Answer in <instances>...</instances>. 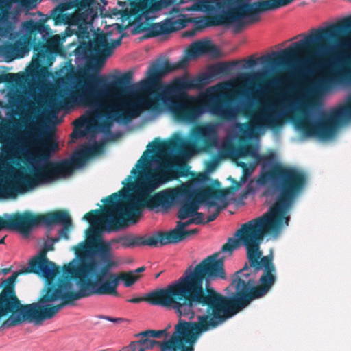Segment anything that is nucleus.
<instances>
[{"instance_id":"79ce46f5","label":"nucleus","mask_w":351,"mask_h":351,"mask_svg":"<svg viewBox=\"0 0 351 351\" xmlns=\"http://www.w3.org/2000/svg\"><path fill=\"white\" fill-rule=\"evenodd\" d=\"M154 23H152L149 27H147V24L145 23H138L133 29V34H139L147 31L146 35L145 37L146 38H152V36H149V29Z\"/></svg>"},{"instance_id":"412c9836","label":"nucleus","mask_w":351,"mask_h":351,"mask_svg":"<svg viewBox=\"0 0 351 351\" xmlns=\"http://www.w3.org/2000/svg\"><path fill=\"white\" fill-rule=\"evenodd\" d=\"M0 165H3V159L0 158ZM34 184L27 175L19 176L16 180L10 179L5 171L0 170V198L15 197L34 189Z\"/></svg>"},{"instance_id":"393cba45","label":"nucleus","mask_w":351,"mask_h":351,"mask_svg":"<svg viewBox=\"0 0 351 351\" xmlns=\"http://www.w3.org/2000/svg\"><path fill=\"white\" fill-rule=\"evenodd\" d=\"M219 53L218 48L210 41H197L190 45L186 51V54L182 57L179 62L182 69H184L188 65L191 59L206 54L218 57Z\"/></svg>"},{"instance_id":"0e129e2a","label":"nucleus","mask_w":351,"mask_h":351,"mask_svg":"<svg viewBox=\"0 0 351 351\" xmlns=\"http://www.w3.org/2000/svg\"><path fill=\"white\" fill-rule=\"evenodd\" d=\"M51 241H52V243L54 244L55 243H57L60 240V237H55V238H53V239H51Z\"/></svg>"},{"instance_id":"ddd939ff","label":"nucleus","mask_w":351,"mask_h":351,"mask_svg":"<svg viewBox=\"0 0 351 351\" xmlns=\"http://www.w3.org/2000/svg\"><path fill=\"white\" fill-rule=\"evenodd\" d=\"M193 142L186 141L177 136L173 139L160 141L156 138L149 143L147 147L152 153H158V157L162 158L169 152L183 150L189 152L195 148L199 150L211 149L217 145V134L210 125L197 126L193 130Z\"/></svg>"},{"instance_id":"864d4df0","label":"nucleus","mask_w":351,"mask_h":351,"mask_svg":"<svg viewBox=\"0 0 351 351\" xmlns=\"http://www.w3.org/2000/svg\"><path fill=\"white\" fill-rule=\"evenodd\" d=\"M234 186L225 189L226 190H228V195L230 192H234V191H237V189H239L240 188L241 184H240L239 182L234 181Z\"/></svg>"},{"instance_id":"f3484780","label":"nucleus","mask_w":351,"mask_h":351,"mask_svg":"<svg viewBox=\"0 0 351 351\" xmlns=\"http://www.w3.org/2000/svg\"><path fill=\"white\" fill-rule=\"evenodd\" d=\"M101 202L105 204L101 210H92L86 213L82 219L88 221L91 225L104 222L108 226L109 230H119L127 219L123 213V189L111 194Z\"/></svg>"},{"instance_id":"69168bd1","label":"nucleus","mask_w":351,"mask_h":351,"mask_svg":"<svg viewBox=\"0 0 351 351\" xmlns=\"http://www.w3.org/2000/svg\"><path fill=\"white\" fill-rule=\"evenodd\" d=\"M239 166H241L244 170L245 169L246 167H247V165L246 163L245 162H241L239 164Z\"/></svg>"},{"instance_id":"4be33fe9","label":"nucleus","mask_w":351,"mask_h":351,"mask_svg":"<svg viewBox=\"0 0 351 351\" xmlns=\"http://www.w3.org/2000/svg\"><path fill=\"white\" fill-rule=\"evenodd\" d=\"M182 188L186 189L188 195H180V199L188 200L195 214L198 212L200 204L204 201L206 202L210 199H221L226 197L228 193V190L217 189L212 186H206L200 191L194 190L187 185H182Z\"/></svg>"},{"instance_id":"6ab92c4d","label":"nucleus","mask_w":351,"mask_h":351,"mask_svg":"<svg viewBox=\"0 0 351 351\" xmlns=\"http://www.w3.org/2000/svg\"><path fill=\"white\" fill-rule=\"evenodd\" d=\"M134 72L131 70L122 74L111 83L108 84L106 78L100 76L104 80V82L101 84H94L87 81V84H90L94 88H106L108 91V99H114V102H119L123 99H134V96L146 98L145 97L138 95L134 91V86L130 85ZM99 77V75H98Z\"/></svg>"},{"instance_id":"2f4dec72","label":"nucleus","mask_w":351,"mask_h":351,"mask_svg":"<svg viewBox=\"0 0 351 351\" xmlns=\"http://www.w3.org/2000/svg\"><path fill=\"white\" fill-rule=\"evenodd\" d=\"M112 239L109 242H99L95 243L93 249L98 254L101 261L112 259Z\"/></svg>"},{"instance_id":"5701e85b","label":"nucleus","mask_w":351,"mask_h":351,"mask_svg":"<svg viewBox=\"0 0 351 351\" xmlns=\"http://www.w3.org/2000/svg\"><path fill=\"white\" fill-rule=\"evenodd\" d=\"M157 176L154 183H167L180 177H186L189 173V166L184 162L173 164L167 160H161L158 165L149 169Z\"/></svg>"},{"instance_id":"7ed1b4c3","label":"nucleus","mask_w":351,"mask_h":351,"mask_svg":"<svg viewBox=\"0 0 351 351\" xmlns=\"http://www.w3.org/2000/svg\"><path fill=\"white\" fill-rule=\"evenodd\" d=\"M270 182L272 194H276L274 204L262 216L241 225L234 239L229 238L223 245L221 252H232L239 245H245L244 238L254 237L258 241V250L265 236L278 235L287 226L290 217L288 214L307 182L306 173L293 167L276 162L267 170L261 173L258 182L265 185Z\"/></svg>"},{"instance_id":"c85d7f7f","label":"nucleus","mask_w":351,"mask_h":351,"mask_svg":"<svg viewBox=\"0 0 351 351\" xmlns=\"http://www.w3.org/2000/svg\"><path fill=\"white\" fill-rule=\"evenodd\" d=\"M223 150L226 154L229 155L232 153V156L236 158L251 156L256 160V163L262 162L263 168H265L266 164L269 163L272 160V157L271 156H261L257 153L254 147L249 144L239 146L234 152L233 148L231 146L224 147Z\"/></svg>"},{"instance_id":"a211bd4d","label":"nucleus","mask_w":351,"mask_h":351,"mask_svg":"<svg viewBox=\"0 0 351 351\" xmlns=\"http://www.w3.org/2000/svg\"><path fill=\"white\" fill-rule=\"evenodd\" d=\"M16 302L8 291L0 292V326L10 328L23 322H34L31 314V305H24L23 308L16 306Z\"/></svg>"},{"instance_id":"72a5a7b5","label":"nucleus","mask_w":351,"mask_h":351,"mask_svg":"<svg viewBox=\"0 0 351 351\" xmlns=\"http://www.w3.org/2000/svg\"><path fill=\"white\" fill-rule=\"evenodd\" d=\"M177 202H179L180 204V208L177 213L178 219L180 220H184L189 217L194 216L195 213H193L188 200H185L184 199H178Z\"/></svg>"},{"instance_id":"c756f323","label":"nucleus","mask_w":351,"mask_h":351,"mask_svg":"<svg viewBox=\"0 0 351 351\" xmlns=\"http://www.w3.org/2000/svg\"><path fill=\"white\" fill-rule=\"evenodd\" d=\"M239 64V61L222 62L215 63L209 66L207 73H202L196 77H204L208 81L207 85L212 79L228 75L233 67Z\"/></svg>"},{"instance_id":"a878e982","label":"nucleus","mask_w":351,"mask_h":351,"mask_svg":"<svg viewBox=\"0 0 351 351\" xmlns=\"http://www.w3.org/2000/svg\"><path fill=\"white\" fill-rule=\"evenodd\" d=\"M139 276L134 274V271L120 272L117 274H110V279L100 287L99 291L104 295L118 296L117 287L121 280L126 287H129L135 283L139 278Z\"/></svg>"},{"instance_id":"c03bdc74","label":"nucleus","mask_w":351,"mask_h":351,"mask_svg":"<svg viewBox=\"0 0 351 351\" xmlns=\"http://www.w3.org/2000/svg\"><path fill=\"white\" fill-rule=\"evenodd\" d=\"M195 224V221L193 218H191L189 219L186 221L182 222L181 221L177 222L176 227L173 230H178V231H182L185 230L186 227H188L191 224Z\"/></svg>"},{"instance_id":"4c0bfd02","label":"nucleus","mask_w":351,"mask_h":351,"mask_svg":"<svg viewBox=\"0 0 351 351\" xmlns=\"http://www.w3.org/2000/svg\"><path fill=\"white\" fill-rule=\"evenodd\" d=\"M206 205L208 208L216 206L215 211L212 213L211 215H209L207 217V220L206 221V223L213 221L217 219V217L219 216L220 211L221 210V208L218 206L217 204L213 201V200H208L206 201Z\"/></svg>"},{"instance_id":"e433bc0d","label":"nucleus","mask_w":351,"mask_h":351,"mask_svg":"<svg viewBox=\"0 0 351 351\" xmlns=\"http://www.w3.org/2000/svg\"><path fill=\"white\" fill-rule=\"evenodd\" d=\"M141 339L138 340V343L141 344L143 348L139 349V351H145L147 349H152L155 345H159L162 343L156 340L149 339V336L140 335Z\"/></svg>"},{"instance_id":"680f3d73","label":"nucleus","mask_w":351,"mask_h":351,"mask_svg":"<svg viewBox=\"0 0 351 351\" xmlns=\"http://www.w3.org/2000/svg\"><path fill=\"white\" fill-rule=\"evenodd\" d=\"M8 75L11 77L12 80H14L15 82H17L19 78V74H9Z\"/></svg>"},{"instance_id":"1a4fd4ad","label":"nucleus","mask_w":351,"mask_h":351,"mask_svg":"<svg viewBox=\"0 0 351 351\" xmlns=\"http://www.w3.org/2000/svg\"><path fill=\"white\" fill-rule=\"evenodd\" d=\"M295 0H262L250 3L249 0H232L228 2L226 10L220 14L206 16L186 18L180 14L178 18L166 19L155 23L149 29V36L169 34L193 23L197 29L207 27L235 25V31L240 32L247 24L260 20L259 14L287 6Z\"/></svg>"},{"instance_id":"dca6fc26","label":"nucleus","mask_w":351,"mask_h":351,"mask_svg":"<svg viewBox=\"0 0 351 351\" xmlns=\"http://www.w3.org/2000/svg\"><path fill=\"white\" fill-rule=\"evenodd\" d=\"M179 317L175 326V332L168 341L160 344L161 351H177L184 346L183 342L194 346L200 334L218 327L215 322L200 315L197 317V322H186L181 319L182 317Z\"/></svg>"},{"instance_id":"09e8293b","label":"nucleus","mask_w":351,"mask_h":351,"mask_svg":"<svg viewBox=\"0 0 351 351\" xmlns=\"http://www.w3.org/2000/svg\"><path fill=\"white\" fill-rule=\"evenodd\" d=\"M265 85L271 88H278L280 83L276 78H271L265 82Z\"/></svg>"},{"instance_id":"37998d69","label":"nucleus","mask_w":351,"mask_h":351,"mask_svg":"<svg viewBox=\"0 0 351 351\" xmlns=\"http://www.w3.org/2000/svg\"><path fill=\"white\" fill-rule=\"evenodd\" d=\"M90 120L88 117L82 116L73 121L74 128L80 130L82 128L89 124Z\"/></svg>"},{"instance_id":"9b49d317","label":"nucleus","mask_w":351,"mask_h":351,"mask_svg":"<svg viewBox=\"0 0 351 351\" xmlns=\"http://www.w3.org/2000/svg\"><path fill=\"white\" fill-rule=\"evenodd\" d=\"M46 20L34 21L32 19L22 23L24 34L13 43L0 47V53L8 61L22 58L32 49L34 56L29 69L31 75H36L45 66H51L54 60L53 53L57 47L56 39L49 36L51 29Z\"/></svg>"},{"instance_id":"39448f33","label":"nucleus","mask_w":351,"mask_h":351,"mask_svg":"<svg viewBox=\"0 0 351 351\" xmlns=\"http://www.w3.org/2000/svg\"><path fill=\"white\" fill-rule=\"evenodd\" d=\"M99 69L87 66L80 71L77 76L75 90H70L68 95L60 93V101L56 104V108H66L75 105L91 108L98 118L104 119L95 122L97 132L108 134L114 122L128 124L132 119L138 117L145 111V107L150 106V101L145 98L134 96V99H123L119 102L108 99V91L106 88H94L87 81L94 84H101L104 80L90 71L97 72Z\"/></svg>"},{"instance_id":"5fc2aeb1","label":"nucleus","mask_w":351,"mask_h":351,"mask_svg":"<svg viewBox=\"0 0 351 351\" xmlns=\"http://www.w3.org/2000/svg\"><path fill=\"white\" fill-rule=\"evenodd\" d=\"M82 135H83V133L81 130H76L74 128L73 132L71 134V137L72 138H78L80 136H82Z\"/></svg>"},{"instance_id":"bf43d9fd","label":"nucleus","mask_w":351,"mask_h":351,"mask_svg":"<svg viewBox=\"0 0 351 351\" xmlns=\"http://www.w3.org/2000/svg\"><path fill=\"white\" fill-rule=\"evenodd\" d=\"M199 10V6L197 4H193L190 8H186V10H188V11H195V10Z\"/></svg>"},{"instance_id":"6e6552de","label":"nucleus","mask_w":351,"mask_h":351,"mask_svg":"<svg viewBox=\"0 0 351 351\" xmlns=\"http://www.w3.org/2000/svg\"><path fill=\"white\" fill-rule=\"evenodd\" d=\"M104 265L97 273L95 261L75 258L62 267L64 276L58 278L56 287L50 288L43 298L46 301L61 300L59 304L47 308L45 317H53L64 306L73 304V302L94 295H104L100 287L108 282L112 268L116 267L119 262L110 259L103 261Z\"/></svg>"},{"instance_id":"f8f14e48","label":"nucleus","mask_w":351,"mask_h":351,"mask_svg":"<svg viewBox=\"0 0 351 351\" xmlns=\"http://www.w3.org/2000/svg\"><path fill=\"white\" fill-rule=\"evenodd\" d=\"M102 149V145L98 143L84 145L75 151L70 158L58 162L47 161L27 176L33 183L34 188L43 183L51 182L71 173L75 167L82 166L91 156L100 154Z\"/></svg>"},{"instance_id":"2eb2a0df","label":"nucleus","mask_w":351,"mask_h":351,"mask_svg":"<svg viewBox=\"0 0 351 351\" xmlns=\"http://www.w3.org/2000/svg\"><path fill=\"white\" fill-rule=\"evenodd\" d=\"M289 106L287 100L282 101L280 105H266L256 111L252 110L247 106L244 107L243 114L251 119V122L243 126V133L252 134L261 129H278L287 119L289 112L284 107Z\"/></svg>"},{"instance_id":"6e6d98bb","label":"nucleus","mask_w":351,"mask_h":351,"mask_svg":"<svg viewBox=\"0 0 351 351\" xmlns=\"http://www.w3.org/2000/svg\"><path fill=\"white\" fill-rule=\"evenodd\" d=\"M180 351H194V346H181Z\"/></svg>"},{"instance_id":"7c9ffc66","label":"nucleus","mask_w":351,"mask_h":351,"mask_svg":"<svg viewBox=\"0 0 351 351\" xmlns=\"http://www.w3.org/2000/svg\"><path fill=\"white\" fill-rule=\"evenodd\" d=\"M198 232L197 229L190 230L178 231V230H171L169 232H160V245L163 246L171 243H178L183 241L186 237L195 234Z\"/></svg>"},{"instance_id":"3c124183","label":"nucleus","mask_w":351,"mask_h":351,"mask_svg":"<svg viewBox=\"0 0 351 351\" xmlns=\"http://www.w3.org/2000/svg\"><path fill=\"white\" fill-rule=\"evenodd\" d=\"M256 64H257V60L254 59L253 56H251L246 61V66H245V67L252 68V67L255 66Z\"/></svg>"},{"instance_id":"9d476101","label":"nucleus","mask_w":351,"mask_h":351,"mask_svg":"<svg viewBox=\"0 0 351 351\" xmlns=\"http://www.w3.org/2000/svg\"><path fill=\"white\" fill-rule=\"evenodd\" d=\"M157 176L149 170L142 172L136 185V193H130L133 189V177L128 176L122 184L126 186L123 189L124 215L127 220L135 222L136 218L142 215L144 208L150 210H169L180 199V195H188V191L182 186L175 188H168L152 194L156 189L164 183H154Z\"/></svg>"},{"instance_id":"423d86ee","label":"nucleus","mask_w":351,"mask_h":351,"mask_svg":"<svg viewBox=\"0 0 351 351\" xmlns=\"http://www.w3.org/2000/svg\"><path fill=\"white\" fill-rule=\"evenodd\" d=\"M247 258L242 269L232 276L228 288L234 292L229 296L222 294L215 323L219 326L246 308L254 300L264 297L276 281V267L271 256L261 257L258 241L254 237L243 239Z\"/></svg>"},{"instance_id":"4468645a","label":"nucleus","mask_w":351,"mask_h":351,"mask_svg":"<svg viewBox=\"0 0 351 351\" xmlns=\"http://www.w3.org/2000/svg\"><path fill=\"white\" fill-rule=\"evenodd\" d=\"M4 217L9 219H4L0 217V231L7 228L18 230L24 234H28L33 227L41 223L47 226L64 223L66 228L71 225V217L66 210H56L40 215L25 211L13 213L10 217L6 214Z\"/></svg>"},{"instance_id":"8fccbe9b","label":"nucleus","mask_w":351,"mask_h":351,"mask_svg":"<svg viewBox=\"0 0 351 351\" xmlns=\"http://www.w3.org/2000/svg\"><path fill=\"white\" fill-rule=\"evenodd\" d=\"M75 5L78 8H84L90 3V0H73Z\"/></svg>"},{"instance_id":"603ef678","label":"nucleus","mask_w":351,"mask_h":351,"mask_svg":"<svg viewBox=\"0 0 351 351\" xmlns=\"http://www.w3.org/2000/svg\"><path fill=\"white\" fill-rule=\"evenodd\" d=\"M64 226V229L61 230L59 232L60 235L64 237L65 239L69 238L68 235V229L72 226V221L71 220V225L68 226V227L66 228L64 223H62Z\"/></svg>"},{"instance_id":"e2e57ef3","label":"nucleus","mask_w":351,"mask_h":351,"mask_svg":"<svg viewBox=\"0 0 351 351\" xmlns=\"http://www.w3.org/2000/svg\"><path fill=\"white\" fill-rule=\"evenodd\" d=\"M10 271H11V267L4 268V269H1V273H3V274H8V273L10 272Z\"/></svg>"},{"instance_id":"49530a36","label":"nucleus","mask_w":351,"mask_h":351,"mask_svg":"<svg viewBox=\"0 0 351 351\" xmlns=\"http://www.w3.org/2000/svg\"><path fill=\"white\" fill-rule=\"evenodd\" d=\"M193 219L195 224H206V222L204 219V214L202 213L197 212L194 215Z\"/></svg>"},{"instance_id":"58836bf2","label":"nucleus","mask_w":351,"mask_h":351,"mask_svg":"<svg viewBox=\"0 0 351 351\" xmlns=\"http://www.w3.org/2000/svg\"><path fill=\"white\" fill-rule=\"evenodd\" d=\"M163 335L167 334V329L160 330H147L143 332H141L138 334L136 335V337H138L140 335L149 336V337L154 338H160Z\"/></svg>"},{"instance_id":"aec40b11","label":"nucleus","mask_w":351,"mask_h":351,"mask_svg":"<svg viewBox=\"0 0 351 351\" xmlns=\"http://www.w3.org/2000/svg\"><path fill=\"white\" fill-rule=\"evenodd\" d=\"M180 69L182 66L179 61L173 64L167 60L162 64L154 63L147 72V78L141 80L139 85L142 90L153 94L155 97L157 93L162 91L165 86L160 84L161 78L165 75Z\"/></svg>"},{"instance_id":"f257e3e1","label":"nucleus","mask_w":351,"mask_h":351,"mask_svg":"<svg viewBox=\"0 0 351 351\" xmlns=\"http://www.w3.org/2000/svg\"><path fill=\"white\" fill-rule=\"evenodd\" d=\"M351 30V17L325 27L313 29L302 40L278 52L264 56V64L276 66L289 63L302 51H308L305 58L298 62L290 72L294 79L305 80L317 71L324 75L314 83L318 90H324L341 83L346 78L345 66L348 63L343 51L351 48V40L348 35H343ZM351 119V95L348 103L330 114H322L318 120L312 121L304 114L295 121V128L304 136H316L321 139L332 138L337 125L342 121Z\"/></svg>"},{"instance_id":"f704fd0d","label":"nucleus","mask_w":351,"mask_h":351,"mask_svg":"<svg viewBox=\"0 0 351 351\" xmlns=\"http://www.w3.org/2000/svg\"><path fill=\"white\" fill-rule=\"evenodd\" d=\"M265 73L264 72L260 73H245L241 75V80L247 83L261 82H263Z\"/></svg>"},{"instance_id":"c9c22d12","label":"nucleus","mask_w":351,"mask_h":351,"mask_svg":"<svg viewBox=\"0 0 351 351\" xmlns=\"http://www.w3.org/2000/svg\"><path fill=\"white\" fill-rule=\"evenodd\" d=\"M86 233L88 241L92 243L93 247L95 243L103 241L100 230L97 228H89L86 230Z\"/></svg>"},{"instance_id":"a19ab883","label":"nucleus","mask_w":351,"mask_h":351,"mask_svg":"<svg viewBox=\"0 0 351 351\" xmlns=\"http://www.w3.org/2000/svg\"><path fill=\"white\" fill-rule=\"evenodd\" d=\"M148 151H145L143 152V156L138 160V162L136 165V168L145 169L150 165L151 156H148L145 157V155L147 154Z\"/></svg>"},{"instance_id":"338daca9","label":"nucleus","mask_w":351,"mask_h":351,"mask_svg":"<svg viewBox=\"0 0 351 351\" xmlns=\"http://www.w3.org/2000/svg\"><path fill=\"white\" fill-rule=\"evenodd\" d=\"M140 172L137 171L135 169H133L132 171H131V174H133V175H136L137 173H139Z\"/></svg>"},{"instance_id":"de8ad7c7","label":"nucleus","mask_w":351,"mask_h":351,"mask_svg":"<svg viewBox=\"0 0 351 351\" xmlns=\"http://www.w3.org/2000/svg\"><path fill=\"white\" fill-rule=\"evenodd\" d=\"M158 289H157V291H158ZM154 292H155V291H154L151 292L150 293H149L148 295H147V296H146L145 298H132V299L128 300V302H131V303H139V302H141V301L145 300V301H146V302H149V304H152V303H151V302H149V301H147V299L148 296H149L151 293H154ZM153 305H155V304H153Z\"/></svg>"},{"instance_id":"cd10ccee","label":"nucleus","mask_w":351,"mask_h":351,"mask_svg":"<svg viewBox=\"0 0 351 351\" xmlns=\"http://www.w3.org/2000/svg\"><path fill=\"white\" fill-rule=\"evenodd\" d=\"M112 243H121L123 247H134L136 246L148 245L157 247L160 245V232L147 238L142 236L125 235L112 239Z\"/></svg>"},{"instance_id":"ea45409f","label":"nucleus","mask_w":351,"mask_h":351,"mask_svg":"<svg viewBox=\"0 0 351 351\" xmlns=\"http://www.w3.org/2000/svg\"><path fill=\"white\" fill-rule=\"evenodd\" d=\"M63 8L57 6L51 11V16L55 21V24H59L64 19Z\"/></svg>"},{"instance_id":"20e7f679","label":"nucleus","mask_w":351,"mask_h":351,"mask_svg":"<svg viewBox=\"0 0 351 351\" xmlns=\"http://www.w3.org/2000/svg\"><path fill=\"white\" fill-rule=\"evenodd\" d=\"M206 77H192L188 73L174 78L162 87L155 97L145 98L150 101L146 110H156L162 104L178 121L193 123L206 110L222 121L236 118L238 110L232 105L234 95L226 93L231 86L229 82H220L206 91L203 104L199 96L189 94L191 90H202L207 85Z\"/></svg>"},{"instance_id":"f03ea898","label":"nucleus","mask_w":351,"mask_h":351,"mask_svg":"<svg viewBox=\"0 0 351 351\" xmlns=\"http://www.w3.org/2000/svg\"><path fill=\"white\" fill-rule=\"evenodd\" d=\"M219 255L216 252L206 257L192 271L189 267L184 276L151 293L147 301L173 309L178 316L189 320L195 317V308L206 307V313L201 316L214 322L222 294L210 286V281L226 278L224 258Z\"/></svg>"},{"instance_id":"b1692460","label":"nucleus","mask_w":351,"mask_h":351,"mask_svg":"<svg viewBox=\"0 0 351 351\" xmlns=\"http://www.w3.org/2000/svg\"><path fill=\"white\" fill-rule=\"evenodd\" d=\"M121 40L122 36H119L109 44L106 35L101 34L95 36L93 40L86 45V49L95 59H104L110 55L113 48L121 45Z\"/></svg>"},{"instance_id":"bb28decb","label":"nucleus","mask_w":351,"mask_h":351,"mask_svg":"<svg viewBox=\"0 0 351 351\" xmlns=\"http://www.w3.org/2000/svg\"><path fill=\"white\" fill-rule=\"evenodd\" d=\"M32 145L36 150L34 159L38 161L47 160L58 149V143L50 136L35 137Z\"/></svg>"},{"instance_id":"4d7b16f0","label":"nucleus","mask_w":351,"mask_h":351,"mask_svg":"<svg viewBox=\"0 0 351 351\" xmlns=\"http://www.w3.org/2000/svg\"><path fill=\"white\" fill-rule=\"evenodd\" d=\"M1 158L3 159V165H0V170L5 171L8 173V176H9L10 179H11V176L10 175L9 172L6 170V169L8 167V164L5 163V160L2 157H1Z\"/></svg>"},{"instance_id":"a18cd8bd","label":"nucleus","mask_w":351,"mask_h":351,"mask_svg":"<svg viewBox=\"0 0 351 351\" xmlns=\"http://www.w3.org/2000/svg\"><path fill=\"white\" fill-rule=\"evenodd\" d=\"M219 162V157L217 156H214L211 160L208 161L206 164V169L209 171H213L217 166Z\"/></svg>"},{"instance_id":"052dcab7","label":"nucleus","mask_w":351,"mask_h":351,"mask_svg":"<svg viewBox=\"0 0 351 351\" xmlns=\"http://www.w3.org/2000/svg\"><path fill=\"white\" fill-rule=\"evenodd\" d=\"M145 270V266L140 267L134 271V274H136L138 273H141V272L144 271Z\"/></svg>"},{"instance_id":"774afa93","label":"nucleus","mask_w":351,"mask_h":351,"mask_svg":"<svg viewBox=\"0 0 351 351\" xmlns=\"http://www.w3.org/2000/svg\"><path fill=\"white\" fill-rule=\"evenodd\" d=\"M163 271H160L155 275V278H158Z\"/></svg>"},{"instance_id":"13d9d810","label":"nucleus","mask_w":351,"mask_h":351,"mask_svg":"<svg viewBox=\"0 0 351 351\" xmlns=\"http://www.w3.org/2000/svg\"><path fill=\"white\" fill-rule=\"evenodd\" d=\"M105 319L112 322H121L123 321L122 318H112L110 317H105Z\"/></svg>"},{"instance_id":"0eeeda50","label":"nucleus","mask_w":351,"mask_h":351,"mask_svg":"<svg viewBox=\"0 0 351 351\" xmlns=\"http://www.w3.org/2000/svg\"><path fill=\"white\" fill-rule=\"evenodd\" d=\"M54 250L53 243L45 244L38 255L29 262V267L14 272L10 276L1 282V291H8L15 299L16 306L23 308L24 305H31V314L36 325H40L46 319L47 308L53 306L47 304L55 301H46L43 298L47 295L50 288H56L58 279L53 282L60 271L56 265L47 257V251Z\"/></svg>"},{"instance_id":"473e14b6","label":"nucleus","mask_w":351,"mask_h":351,"mask_svg":"<svg viewBox=\"0 0 351 351\" xmlns=\"http://www.w3.org/2000/svg\"><path fill=\"white\" fill-rule=\"evenodd\" d=\"M11 145V136L9 128L5 124H0V149L7 152Z\"/></svg>"}]
</instances>
